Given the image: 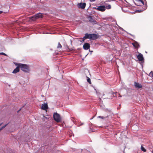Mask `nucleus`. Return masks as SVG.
I'll list each match as a JSON object with an SVG mask.
<instances>
[{
    "instance_id": "obj_1",
    "label": "nucleus",
    "mask_w": 153,
    "mask_h": 153,
    "mask_svg": "<svg viewBox=\"0 0 153 153\" xmlns=\"http://www.w3.org/2000/svg\"><path fill=\"white\" fill-rule=\"evenodd\" d=\"M18 65L21 68V70L25 72H28L30 71V69L28 65L19 64Z\"/></svg>"
},
{
    "instance_id": "obj_2",
    "label": "nucleus",
    "mask_w": 153,
    "mask_h": 153,
    "mask_svg": "<svg viewBox=\"0 0 153 153\" xmlns=\"http://www.w3.org/2000/svg\"><path fill=\"white\" fill-rule=\"evenodd\" d=\"M53 117L54 120L56 122H59L61 121V119L60 115L57 113H54Z\"/></svg>"
},
{
    "instance_id": "obj_3",
    "label": "nucleus",
    "mask_w": 153,
    "mask_h": 153,
    "mask_svg": "<svg viewBox=\"0 0 153 153\" xmlns=\"http://www.w3.org/2000/svg\"><path fill=\"white\" fill-rule=\"evenodd\" d=\"M107 114V115L106 118H108V119L109 120H110L112 117V114L111 110H108L107 109H106V114Z\"/></svg>"
},
{
    "instance_id": "obj_4",
    "label": "nucleus",
    "mask_w": 153,
    "mask_h": 153,
    "mask_svg": "<svg viewBox=\"0 0 153 153\" xmlns=\"http://www.w3.org/2000/svg\"><path fill=\"white\" fill-rule=\"evenodd\" d=\"M91 34H88V33H86L85 34V36L82 38V41H81V42H83L86 39H89L90 40L91 39Z\"/></svg>"
},
{
    "instance_id": "obj_5",
    "label": "nucleus",
    "mask_w": 153,
    "mask_h": 153,
    "mask_svg": "<svg viewBox=\"0 0 153 153\" xmlns=\"http://www.w3.org/2000/svg\"><path fill=\"white\" fill-rule=\"evenodd\" d=\"M77 6L79 8L83 9L85 8L86 6V4L85 3H78Z\"/></svg>"
},
{
    "instance_id": "obj_6",
    "label": "nucleus",
    "mask_w": 153,
    "mask_h": 153,
    "mask_svg": "<svg viewBox=\"0 0 153 153\" xmlns=\"http://www.w3.org/2000/svg\"><path fill=\"white\" fill-rule=\"evenodd\" d=\"M139 54L137 56V58L138 60L141 62H144V59L143 55L140 53H138Z\"/></svg>"
},
{
    "instance_id": "obj_7",
    "label": "nucleus",
    "mask_w": 153,
    "mask_h": 153,
    "mask_svg": "<svg viewBox=\"0 0 153 153\" xmlns=\"http://www.w3.org/2000/svg\"><path fill=\"white\" fill-rule=\"evenodd\" d=\"M90 48V44L88 43H85L83 45V48L85 50H88Z\"/></svg>"
},
{
    "instance_id": "obj_8",
    "label": "nucleus",
    "mask_w": 153,
    "mask_h": 153,
    "mask_svg": "<svg viewBox=\"0 0 153 153\" xmlns=\"http://www.w3.org/2000/svg\"><path fill=\"white\" fill-rule=\"evenodd\" d=\"M98 37V36L96 34H91V39L92 40H94L97 39Z\"/></svg>"
},
{
    "instance_id": "obj_9",
    "label": "nucleus",
    "mask_w": 153,
    "mask_h": 153,
    "mask_svg": "<svg viewBox=\"0 0 153 153\" xmlns=\"http://www.w3.org/2000/svg\"><path fill=\"white\" fill-rule=\"evenodd\" d=\"M111 27H110V28H111V29L114 32L115 30H116L117 29V27L116 25H115L111 24Z\"/></svg>"
},
{
    "instance_id": "obj_10",
    "label": "nucleus",
    "mask_w": 153,
    "mask_h": 153,
    "mask_svg": "<svg viewBox=\"0 0 153 153\" xmlns=\"http://www.w3.org/2000/svg\"><path fill=\"white\" fill-rule=\"evenodd\" d=\"M42 109L43 110H46L48 108V105L47 103H44V104H42L41 107Z\"/></svg>"
},
{
    "instance_id": "obj_11",
    "label": "nucleus",
    "mask_w": 153,
    "mask_h": 153,
    "mask_svg": "<svg viewBox=\"0 0 153 153\" xmlns=\"http://www.w3.org/2000/svg\"><path fill=\"white\" fill-rule=\"evenodd\" d=\"M97 9L99 11H103L105 10V7L103 6H100L97 7Z\"/></svg>"
},
{
    "instance_id": "obj_12",
    "label": "nucleus",
    "mask_w": 153,
    "mask_h": 153,
    "mask_svg": "<svg viewBox=\"0 0 153 153\" xmlns=\"http://www.w3.org/2000/svg\"><path fill=\"white\" fill-rule=\"evenodd\" d=\"M134 85L136 88H141L142 87V85L136 82H134Z\"/></svg>"
},
{
    "instance_id": "obj_13",
    "label": "nucleus",
    "mask_w": 153,
    "mask_h": 153,
    "mask_svg": "<svg viewBox=\"0 0 153 153\" xmlns=\"http://www.w3.org/2000/svg\"><path fill=\"white\" fill-rule=\"evenodd\" d=\"M88 19L90 22L93 23L94 24L96 23V21L91 16H89L88 17Z\"/></svg>"
},
{
    "instance_id": "obj_14",
    "label": "nucleus",
    "mask_w": 153,
    "mask_h": 153,
    "mask_svg": "<svg viewBox=\"0 0 153 153\" xmlns=\"http://www.w3.org/2000/svg\"><path fill=\"white\" fill-rule=\"evenodd\" d=\"M132 44L135 48H138L140 47L139 44L136 41H135Z\"/></svg>"
},
{
    "instance_id": "obj_15",
    "label": "nucleus",
    "mask_w": 153,
    "mask_h": 153,
    "mask_svg": "<svg viewBox=\"0 0 153 153\" xmlns=\"http://www.w3.org/2000/svg\"><path fill=\"white\" fill-rule=\"evenodd\" d=\"M19 68L20 67L19 66L17 67L13 71L12 73L13 74H16L19 72Z\"/></svg>"
},
{
    "instance_id": "obj_16",
    "label": "nucleus",
    "mask_w": 153,
    "mask_h": 153,
    "mask_svg": "<svg viewBox=\"0 0 153 153\" xmlns=\"http://www.w3.org/2000/svg\"><path fill=\"white\" fill-rule=\"evenodd\" d=\"M35 15L36 16V17L37 19H38L39 18H42L43 16L42 14L41 13H37Z\"/></svg>"
},
{
    "instance_id": "obj_17",
    "label": "nucleus",
    "mask_w": 153,
    "mask_h": 153,
    "mask_svg": "<svg viewBox=\"0 0 153 153\" xmlns=\"http://www.w3.org/2000/svg\"><path fill=\"white\" fill-rule=\"evenodd\" d=\"M111 8V5L107 3H106V9H109Z\"/></svg>"
},
{
    "instance_id": "obj_18",
    "label": "nucleus",
    "mask_w": 153,
    "mask_h": 153,
    "mask_svg": "<svg viewBox=\"0 0 153 153\" xmlns=\"http://www.w3.org/2000/svg\"><path fill=\"white\" fill-rule=\"evenodd\" d=\"M30 18L33 21H35V20L37 19L36 17V15L31 17Z\"/></svg>"
},
{
    "instance_id": "obj_19",
    "label": "nucleus",
    "mask_w": 153,
    "mask_h": 153,
    "mask_svg": "<svg viewBox=\"0 0 153 153\" xmlns=\"http://www.w3.org/2000/svg\"><path fill=\"white\" fill-rule=\"evenodd\" d=\"M117 93V92H116L115 93H114L112 91L110 93V95H111V97H112V96H113L114 97H116L117 96L116 94Z\"/></svg>"
},
{
    "instance_id": "obj_20",
    "label": "nucleus",
    "mask_w": 153,
    "mask_h": 153,
    "mask_svg": "<svg viewBox=\"0 0 153 153\" xmlns=\"http://www.w3.org/2000/svg\"><path fill=\"white\" fill-rule=\"evenodd\" d=\"M106 20H113V19L112 18L111 16L107 17H106Z\"/></svg>"
},
{
    "instance_id": "obj_21",
    "label": "nucleus",
    "mask_w": 153,
    "mask_h": 153,
    "mask_svg": "<svg viewBox=\"0 0 153 153\" xmlns=\"http://www.w3.org/2000/svg\"><path fill=\"white\" fill-rule=\"evenodd\" d=\"M141 150L143 151L144 152H145L146 151V149L144 147H143L142 146H141Z\"/></svg>"
},
{
    "instance_id": "obj_22",
    "label": "nucleus",
    "mask_w": 153,
    "mask_h": 153,
    "mask_svg": "<svg viewBox=\"0 0 153 153\" xmlns=\"http://www.w3.org/2000/svg\"><path fill=\"white\" fill-rule=\"evenodd\" d=\"M62 45L60 44V43L59 42L58 43V46L57 47V48H62Z\"/></svg>"
},
{
    "instance_id": "obj_23",
    "label": "nucleus",
    "mask_w": 153,
    "mask_h": 153,
    "mask_svg": "<svg viewBox=\"0 0 153 153\" xmlns=\"http://www.w3.org/2000/svg\"><path fill=\"white\" fill-rule=\"evenodd\" d=\"M7 125V124H6L4 126L0 128V131L3 128H4Z\"/></svg>"
},
{
    "instance_id": "obj_24",
    "label": "nucleus",
    "mask_w": 153,
    "mask_h": 153,
    "mask_svg": "<svg viewBox=\"0 0 153 153\" xmlns=\"http://www.w3.org/2000/svg\"><path fill=\"white\" fill-rule=\"evenodd\" d=\"M87 78H88V79H87V82H89L90 84H91V81L90 79L88 77H87Z\"/></svg>"
},
{
    "instance_id": "obj_25",
    "label": "nucleus",
    "mask_w": 153,
    "mask_h": 153,
    "mask_svg": "<svg viewBox=\"0 0 153 153\" xmlns=\"http://www.w3.org/2000/svg\"><path fill=\"white\" fill-rule=\"evenodd\" d=\"M149 75L153 77V72L151 71L149 74Z\"/></svg>"
},
{
    "instance_id": "obj_26",
    "label": "nucleus",
    "mask_w": 153,
    "mask_h": 153,
    "mask_svg": "<svg viewBox=\"0 0 153 153\" xmlns=\"http://www.w3.org/2000/svg\"><path fill=\"white\" fill-rule=\"evenodd\" d=\"M98 118H101L102 120L104 119L105 118V117L103 116H98L97 117Z\"/></svg>"
},
{
    "instance_id": "obj_27",
    "label": "nucleus",
    "mask_w": 153,
    "mask_h": 153,
    "mask_svg": "<svg viewBox=\"0 0 153 153\" xmlns=\"http://www.w3.org/2000/svg\"><path fill=\"white\" fill-rule=\"evenodd\" d=\"M0 54H2V55H5V56H7V55L4 53H0Z\"/></svg>"
},
{
    "instance_id": "obj_28",
    "label": "nucleus",
    "mask_w": 153,
    "mask_h": 153,
    "mask_svg": "<svg viewBox=\"0 0 153 153\" xmlns=\"http://www.w3.org/2000/svg\"><path fill=\"white\" fill-rule=\"evenodd\" d=\"M139 1L141 2L143 5L144 4V1L143 0H140Z\"/></svg>"
},
{
    "instance_id": "obj_29",
    "label": "nucleus",
    "mask_w": 153,
    "mask_h": 153,
    "mask_svg": "<svg viewBox=\"0 0 153 153\" xmlns=\"http://www.w3.org/2000/svg\"><path fill=\"white\" fill-rule=\"evenodd\" d=\"M90 131L91 132H94L95 131V130L94 129L91 128Z\"/></svg>"
},
{
    "instance_id": "obj_30",
    "label": "nucleus",
    "mask_w": 153,
    "mask_h": 153,
    "mask_svg": "<svg viewBox=\"0 0 153 153\" xmlns=\"http://www.w3.org/2000/svg\"><path fill=\"white\" fill-rule=\"evenodd\" d=\"M95 127L96 128H97V127H99V128H101V127H102V126H95Z\"/></svg>"
},
{
    "instance_id": "obj_31",
    "label": "nucleus",
    "mask_w": 153,
    "mask_h": 153,
    "mask_svg": "<svg viewBox=\"0 0 153 153\" xmlns=\"http://www.w3.org/2000/svg\"><path fill=\"white\" fill-rule=\"evenodd\" d=\"M83 124V123H80V124H79V125H78V126H81V125H82Z\"/></svg>"
},
{
    "instance_id": "obj_32",
    "label": "nucleus",
    "mask_w": 153,
    "mask_h": 153,
    "mask_svg": "<svg viewBox=\"0 0 153 153\" xmlns=\"http://www.w3.org/2000/svg\"><path fill=\"white\" fill-rule=\"evenodd\" d=\"M91 2H94L96 0H89Z\"/></svg>"
},
{
    "instance_id": "obj_33",
    "label": "nucleus",
    "mask_w": 153,
    "mask_h": 153,
    "mask_svg": "<svg viewBox=\"0 0 153 153\" xmlns=\"http://www.w3.org/2000/svg\"><path fill=\"white\" fill-rule=\"evenodd\" d=\"M137 11L138 12H142V10H137Z\"/></svg>"
},
{
    "instance_id": "obj_34",
    "label": "nucleus",
    "mask_w": 153,
    "mask_h": 153,
    "mask_svg": "<svg viewBox=\"0 0 153 153\" xmlns=\"http://www.w3.org/2000/svg\"><path fill=\"white\" fill-rule=\"evenodd\" d=\"M120 29H121L123 31L124 30L123 29V28H121V27H120Z\"/></svg>"
},
{
    "instance_id": "obj_35",
    "label": "nucleus",
    "mask_w": 153,
    "mask_h": 153,
    "mask_svg": "<svg viewBox=\"0 0 153 153\" xmlns=\"http://www.w3.org/2000/svg\"><path fill=\"white\" fill-rule=\"evenodd\" d=\"M106 26H107V27H108V26H109V25L108 24H106Z\"/></svg>"
},
{
    "instance_id": "obj_36",
    "label": "nucleus",
    "mask_w": 153,
    "mask_h": 153,
    "mask_svg": "<svg viewBox=\"0 0 153 153\" xmlns=\"http://www.w3.org/2000/svg\"><path fill=\"white\" fill-rule=\"evenodd\" d=\"M118 95H119V96H118V97H121V96L120 95V94H118Z\"/></svg>"
},
{
    "instance_id": "obj_37",
    "label": "nucleus",
    "mask_w": 153,
    "mask_h": 153,
    "mask_svg": "<svg viewBox=\"0 0 153 153\" xmlns=\"http://www.w3.org/2000/svg\"><path fill=\"white\" fill-rule=\"evenodd\" d=\"M2 13V11L0 10V14H1Z\"/></svg>"
},
{
    "instance_id": "obj_38",
    "label": "nucleus",
    "mask_w": 153,
    "mask_h": 153,
    "mask_svg": "<svg viewBox=\"0 0 153 153\" xmlns=\"http://www.w3.org/2000/svg\"><path fill=\"white\" fill-rule=\"evenodd\" d=\"M2 123H0V126L2 125Z\"/></svg>"
},
{
    "instance_id": "obj_39",
    "label": "nucleus",
    "mask_w": 153,
    "mask_h": 153,
    "mask_svg": "<svg viewBox=\"0 0 153 153\" xmlns=\"http://www.w3.org/2000/svg\"><path fill=\"white\" fill-rule=\"evenodd\" d=\"M72 42L71 41V44H72Z\"/></svg>"
},
{
    "instance_id": "obj_40",
    "label": "nucleus",
    "mask_w": 153,
    "mask_h": 153,
    "mask_svg": "<svg viewBox=\"0 0 153 153\" xmlns=\"http://www.w3.org/2000/svg\"><path fill=\"white\" fill-rule=\"evenodd\" d=\"M19 110H19V111H18V112L19 111Z\"/></svg>"
},
{
    "instance_id": "obj_41",
    "label": "nucleus",
    "mask_w": 153,
    "mask_h": 153,
    "mask_svg": "<svg viewBox=\"0 0 153 153\" xmlns=\"http://www.w3.org/2000/svg\"><path fill=\"white\" fill-rule=\"evenodd\" d=\"M108 1H110L109 0H108Z\"/></svg>"
}]
</instances>
